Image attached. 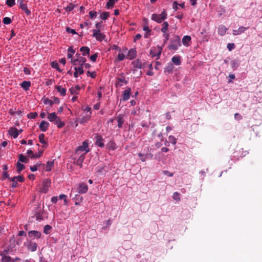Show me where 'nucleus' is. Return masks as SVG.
I'll use <instances>...</instances> for the list:
<instances>
[{
    "label": "nucleus",
    "mask_w": 262,
    "mask_h": 262,
    "mask_svg": "<svg viewBox=\"0 0 262 262\" xmlns=\"http://www.w3.org/2000/svg\"><path fill=\"white\" fill-rule=\"evenodd\" d=\"M181 37L177 35H174L170 40L167 48L169 51H176L181 46Z\"/></svg>",
    "instance_id": "1"
},
{
    "label": "nucleus",
    "mask_w": 262,
    "mask_h": 262,
    "mask_svg": "<svg viewBox=\"0 0 262 262\" xmlns=\"http://www.w3.org/2000/svg\"><path fill=\"white\" fill-rule=\"evenodd\" d=\"M90 151V148L89 147V143L88 140H85L83 142L82 145L78 146L75 152V156L81 154H84L86 155Z\"/></svg>",
    "instance_id": "2"
},
{
    "label": "nucleus",
    "mask_w": 262,
    "mask_h": 262,
    "mask_svg": "<svg viewBox=\"0 0 262 262\" xmlns=\"http://www.w3.org/2000/svg\"><path fill=\"white\" fill-rule=\"evenodd\" d=\"M86 61L85 57L81 56L80 54L77 53L75 56L71 59V62L73 66H83Z\"/></svg>",
    "instance_id": "3"
},
{
    "label": "nucleus",
    "mask_w": 262,
    "mask_h": 262,
    "mask_svg": "<svg viewBox=\"0 0 262 262\" xmlns=\"http://www.w3.org/2000/svg\"><path fill=\"white\" fill-rule=\"evenodd\" d=\"M167 17V13L165 10H163L161 14H152L151 15V19L157 23L160 24L163 20L166 19Z\"/></svg>",
    "instance_id": "4"
},
{
    "label": "nucleus",
    "mask_w": 262,
    "mask_h": 262,
    "mask_svg": "<svg viewBox=\"0 0 262 262\" xmlns=\"http://www.w3.org/2000/svg\"><path fill=\"white\" fill-rule=\"evenodd\" d=\"M162 47L159 46L151 47L150 50L149 55L151 57L156 58V59H159L162 52Z\"/></svg>",
    "instance_id": "5"
},
{
    "label": "nucleus",
    "mask_w": 262,
    "mask_h": 262,
    "mask_svg": "<svg viewBox=\"0 0 262 262\" xmlns=\"http://www.w3.org/2000/svg\"><path fill=\"white\" fill-rule=\"evenodd\" d=\"M51 181L49 179L43 180L41 183V186L40 188V192L42 193H46L49 191V188L51 186Z\"/></svg>",
    "instance_id": "6"
},
{
    "label": "nucleus",
    "mask_w": 262,
    "mask_h": 262,
    "mask_svg": "<svg viewBox=\"0 0 262 262\" xmlns=\"http://www.w3.org/2000/svg\"><path fill=\"white\" fill-rule=\"evenodd\" d=\"M92 36L94 37L97 40L101 42L106 37L104 33H102L100 29H94L93 30Z\"/></svg>",
    "instance_id": "7"
},
{
    "label": "nucleus",
    "mask_w": 262,
    "mask_h": 262,
    "mask_svg": "<svg viewBox=\"0 0 262 262\" xmlns=\"http://www.w3.org/2000/svg\"><path fill=\"white\" fill-rule=\"evenodd\" d=\"M0 255L2 256L1 262H18L20 260V258L18 257L13 258L4 253H1Z\"/></svg>",
    "instance_id": "8"
},
{
    "label": "nucleus",
    "mask_w": 262,
    "mask_h": 262,
    "mask_svg": "<svg viewBox=\"0 0 262 262\" xmlns=\"http://www.w3.org/2000/svg\"><path fill=\"white\" fill-rule=\"evenodd\" d=\"M134 68L135 69H144L145 68L146 63L145 62H142L140 59H137L132 62Z\"/></svg>",
    "instance_id": "9"
},
{
    "label": "nucleus",
    "mask_w": 262,
    "mask_h": 262,
    "mask_svg": "<svg viewBox=\"0 0 262 262\" xmlns=\"http://www.w3.org/2000/svg\"><path fill=\"white\" fill-rule=\"evenodd\" d=\"M86 155L84 154H81L79 155H77L76 156H75L74 160L75 161L76 164L79 166L80 168H82L83 166L82 163L85 159Z\"/></svg>",
    "instance_id": "10"
},
{
    "label": "nucleus",
    "mask_w": 262,
    "mask_h": 262,
    "mask_svg": "<svg viewBox=\"0 0 262 262\" xmlns=\"http://www.w3.org/2000/svg\"><path fill=\"white\" fill-rule=\"evenodd\" d=\"M75 70L73 76L75 78H77L79 75L84 73L83 66H73Z\"/></svg>",
    "instance_id": "11"
},
{
    "label": "nucleus",
    "mask_w": 262,
    "mask_h": 262,
    "mask_svg": "<svg viewBox=\"0 0 262 262\" xmlns=\"http://www.w3.org/2000/svg\"><path fill=\"white\" fill-rule=\"evenodd\" d=\"M94 135L96 139L95 144L99 147H103L104 146V139L102 136L98 134H95Z\"/></svg>",
    "instance_id": "12"
},
{
    "label": "nucleus",
    "mask_w": 262,
    "mask_h": 262,
    "mask_svg": "<svg viewBox=\"0 0 262 262\" xmlns=\"http://www.w3.org/2000/svg\"><path fill=\"white\" fill-rule=\"evenodd\" d=\"M28 236L32 239H39L41 237V233L38 231L31 230L28 232Z\"/></svg>",
    "instance_id": "13"
},
{
    "label": "nucleus",
    "mask_w": 262,
    "mask_h": 262,
    "mask_svg": "<svg viewBox=\"0 0 262 262\" xmlns=\"http://www.w3.org/2000/svg\"><path fill=\"white\" fill-rule=\"evenodd\" d=\"M137 56V51L135 48L130 49L127 53L126 58L129 60L134 59Z\"/></svg>",
    "instance_id": "14"
},
{
    "label": "nucleus",
    "mask_w": 262,
    "mask_h": 262,
    "mask_svg": "<svg viewBox=\"0 0 262 262\" xmlns=\"http://www.w3.org/2000/svg\"><path fill=\"white\" fill-rule=\"evenodd\" d=\"M142 162H145L147 159H151L153 158V154L151 153H146L145 154L139 153L138 155Z\"/></svg>",
    "instance_id": "15"
},
{
    "label": "nucleus",
    "mask_w": 262,
    "mask_h": 262,
    "mask_svg": "<svg viewBox=\"0 0 262 262\" xmlns=\"http://www.w3.org/2000/svg\"><path fill=\"white\" fill-rule=\"evenodd\" d=\"M131 94V89L130 88H127L125 90L123 91L122 94V100L127 101L128 100Z\"/></svg>",
    "instance_id": "16"
},
{
    "label": "nucleus",
    "mask_w": 262,
    "mask_h": 262,
    "mask_svg": "<svg viewBox=\"0 0 262 262\" xmlns=\"http://www.w3.org/2000/svg\"><path fill=\"white\" fill-rule=\"evenodd\" d=\"M8 134L14 139H16L19 136L18 133V129L16 127H11L8 130Z\"/></svg>",
    "instance_id": "17"
},
{
    "label": "nucleus",
    "mask_w": 262,
    "mask_h": 262,
    "mask_svg": "<svg viewBox=\"0 0 262 262\" xmlns=\"http://www.w3.org/2000/svg\"><path fill=\"white\" fill-rule=\"evenodd\" d=\"M88 185L83 183L79 184L78 187V192L79 193H85L88 191Z\"/></svg>",
    "instance_id": "18"
},
{
    "label": "nucleus",
    "mask_w": 262,
    "mask_h": 262,
    "mask_svg": "<svg viewBox=\"0 0 262 262\" xmlns=\"http://www.w3.org/2000/svg\"><path fill=\"white\" fill-rule=\"evenodd\" d=\"M49 125L50 124L49 122L45 120H42L40 122L39 125V128L41 131L45 132L48 130Z\"/></svg>",
    "instance_id": "19"
},
{
    "label": "nucleus",
    "mask_w": 262,
    "mask_h": 262,
    "mask_svg": "<svg viewBox=\"0 0 262 262\" xmlns=\"http://www.w3.org/2000/svg\"><path fill=\"white\" fill-rule=\"evenodd\" d=\"M191 40V38L190 36L185 35L182 38L181 43H182L184 46L187 47L190 45Z\"/></svg>",
    "instance_id": "20"
},
{
    "label": "nucleus",
    "mask_w": 262,
    "mask_h": 262,
    "mask_svg": "<svg viewBox=\"0 0 262 262\" xmlns=\"http://www.w3.org/2000/svg\"><path fill=\"white\" fill-rule=\"evenodd\" d=\"M249 27H245L244 26L239 27L237 30H233V34L234 35H238L244 33L246 30L248 29Z\"/></svg>",
    "instance_id": "21"
},
{
    "label": "nucleus",
    "mask_w": 262,
    "mask_h": 262,
    "mask_svg": "<svg viewBox=\"0 0 262 262\" xmlns=\"http://www.w3.org/2000/svg\"><path fill=\"white\" fill-rule=\"evenodd\" d=\"M181 59L182 58L180 56H174L171 58V61L172 62V64L176 66H180L182 63Z\"/></svg>",
    "instance_id": "22"
},
{
    "label": "nucleus",
    "mask_w": 262,
    "mask_h": 262,
    "mask_svg": "<svg viewBox=\"0 0 262 262\" xmlns=\"http://www.w3.org/2000/svg\"><path fill=\"white\" fill-rule=\"evenodd\" d=\"M55 89L61 96L64 97L66 95L67 90L62 85H56Z\"/></svg>",
    "instance_id": "23"
},
{
    "label": "nucleus",
    "mask_w": 262,
    "mask_h": 262,
    "mask_svg": "<svg viewBox=\"0 0 262 262\" xmlns=\"http://www.w3.org/2000/svg\"><path fill=\"white\" fill-rule=\"evenodd\" d=\"M37 244L32 241H30L28 245V249L31 252H34L37 250Z\"/></svg>",
    "instance_id": "24"
},
{
    "label": "nucleus",
    "mask_w": 262,
    "mask_h": 262,
    "mask_svg": "<svg viewBox=\"0 0 262 262\" xmlns=\"http://www.w3.org/2000/svg\"><path fill=\"white\" fill-rule=\"evenodd\" d=\"M117 80V84L120 86H122L123 84H126L127 83V81L126 80L123 75L118 77Z\"/></svg>",
    "instance_id": "25"
},
{
    "label": "nucleus",
    "mask_w": 262,
    "mask_h": 262,
    "mask_svg": "<svg viewBox=\"0 0 262 262\" xmlns=\"http://www.w3.org/2000/svg\"><path fill=\"white\" fill-rule=\"evenodd\" d=\"M58 116L55 112L49 113L47 116V119L51 122H54L56 119H58Z\"/></svg>",
    "instance_id": "26"
},
{
    "label": "nucleus",
    "mask_w": 262,
    "mask_h": 262,
    "mask_svg": "<svg viewBox=\"0 0 262 262\" xmlns=\"http://www.w3.org/2000/svg\"><path fill=\"white\" fill-rule=\"evenodd\" d=\"M53 123L55 125H57L58 128L63 127L66 124L64 122L61 121V118L59 116L58 117V119H56Z\"/></svg>",
    "instance_id": "27"
},
{
    "label": "nucleus",
    "mask_w": 262,
    "mask_h": 262,
    "mask_svg": "<svg viewBox=\"0 0 262 262\" xmlns=\"http://www.w3.org/2000/svg\"><path fill=\"white\" fill-rule=\"evenodd\" d=\"M20 85L25 91H27L29 90V88L31 86V82L30 81H24L20 84Z\"/></svg>",
    "instance_id": "28"
},
{
    "label": "nucleus",
    "mask_w": 262,
    "mask_h": 262,
    "mask_svg": "<svg viewBox=\"0 0 262 262\" xmlns=\"http://www.w3.org/2000/svg\"><path fill=\"white\" fill-rule=\"evenodd\" d=\"M19 7L25 12L27 15L29 16L31 14V11L28 8L27 4L26 3L19 6Z\"/></svg>",
    "instance_id": "29"
},
{
    "label": "nucleus",
    "mask_w": 262,
    "mask_h": 262,
    "mask_svg": "<svg viewBox=\"0 0 262 262\" xmlns=\"http://www.w3.org/2000/svg\"><path fill=\"white\" fill-rule=\"evenodd\" d=\"M80 51L82 53V56L84 57L90 54V49L88 47L83 46L80 48Z\"/></svg>",
    "instance_id": "30"
},
{
    "label": "nucleus",
    "mask_w": 262,
    "mask_h": 262,
    "mask_svg": "<svg viewBox=\"0 0 262 262\" xmlns=\"http://www.w3.org/2000/svg\"><path fill=\"white\" fill-rule=\"evenodd\" d=\"M91 118V115L90 114H86L84 116L81 117V118L79 120V123L80 124H83L85 122H88Z\"/></svg>",
    "instance_id": "31"
},
{
    "label": "nucleus",
    "mask_w": 262,
    "mask_h": 262,
    "mask_svg": "<svg viewBox=\"0 0 262 262\" xmlns=\"http://www.w3.org/2000/svg\"><path fill=\"white\" fill-rule=\"evenodd\" d=\"M173 64L171 63H169L165 68L164 72L168 74H172L173 72Z\"/></svg>",
    "instance_id": "32"
},
{
    "label": "nucleus",
    "mask_w": 262,
    "mask_h": 262,
    "mask_svg": "<svg viewBox=\"0 0 262 262\" xmlns=\"http://www.w3.org/2000/svg\"><path fill=\"white\" fill-rule=\"evenodd\" d=\"M107 148L110 150H114L117 149V146L114 141H110L107 143Z\"/></svg>",
    "instance_id": "33"
},
{
    "label": "nucleus",
    "mask_w": 262,
    "mask_h": 262,
    "mask_svg": "<svg viewBox=\"0 0 262 262\" xmlns=\"http://www.w3.org/2000/svg\"><path fill=\"white\" fill-rule=\"evenodd\" d=\"M227 30V28L226 27V26L224 25H221L218 28L219 34L222 36H223L225 34Z\"/></svg>",
    "instance_id": "34"
},
{
    "label": "nucleus",
    "mask_w": 262,
    "mask_h": 262,
    "mask_svg": "<svg viewBox=\"0 0 262 262\" xmlns=\"http://www.w3.org/2000/svg\"><path fill=\"white\" fill-rule=\"evenodd\" d=\"M117 121L118 122V126L119 128L122 127V125L124 123V119L122 116L120 114L117 117Z\"/></svg>",
    "instance_id": "35"
},
{
    "label": "nucleus",
    "mask_w": 262,
    "mask_h": 262,
    "mask_svg": "<svg viewBox=\"0 0 262 262\" xmlns=\"http://www.w3.org/2000/svg\"><path fill=\"white\" fill-rule=\"evenodd\" d=\"M143 30L146 32L145 34H144V38H148L150 35V32L151 31V29H149L147 25H146L143 27Z\"/></svg>",
    "instance_id": "36"
},
{
    "label": "nucleus",
    "mask_w": 262,
    "mask_h": 262,
    "mask_svg": "<svg viewBox=\"0 0 262 262\" xmlns=\"http://www.w3.org/2000/svg\"><path fill=\"white\" fill-rule=\"evenodd\" d=\"M116 2L114 0H108L105 5V8L112 9Z\"/></svg>",
    "instance_id": "37"
},
{
    "label": "nucleus",
    "mask_w": 262,
    "mask_h": 262,
    "mask_svg": "<svg viewBox=\"0 0 262 262\" xmlns=\"http://www.w3.org/2000/svg\"><path fill=\"white\" fill-rule=\"evenodd\" d=\"M54 161H48L47 162L45 170L48 172L50 171L54 167Z\"/></svg>",
    "instance_id": "38"
},
{
    "label": "nucleus",
    "mask_w": 262,
    "mask_h": 262,
    "mask_svg": "<svg viewBox=\"0 0 262 262\" xmlns=\"http://www.w3.org/2000/svg\"><path fill=\"white\" fill-rule=\"evenodd\" d=\"M99 17L102 20L105 21L110 17V13L106 11L103 12L100 14Z\"/></svg>",
    "instance_id": "39"
},
{
    "label": "nucleus",
    "mask_w": 262,
    "mask_h": 262,
    "mask_svg": "<svg viewBox=\"0 0 262 262\" xmlns=\"http://www.w3.org/2000/svg\"><path fill=\"white\" fill-rule=\"evenodd\" d=\"M75 51L73 49L72 47H70L68 49L67 58L68 59L72 58V57L75 53Z\"/></svg>",
    "instance_id": "40"
},
{
    "label": "nucleus",
    "mask_w": 262,
    "mask_h": 262,
    "mask_svg": "<svg viewBox=\"0 0 262 262\" xmlns=\"http://www.w3.org/2000/svg\"><path fill=\"white\" fill-rule=\"evenodd\" d=\"M19 162H21L23 163H27L29 161V159L24 155L19 154L18 156V161Z\"/></svg>",
    "instance_id": "41"
},
{
    "label": "nucleus",
    "mask_w": 262,
    "mask_h": 262,
    "mask_svg": "<svg viewBox=\"0 0 262 262\" xmlns=\"http://www.w3.org/2000/svg\"><path fill=\"white\" fill-rule=\"evenodd\" d=\"M76 5L75 4H74L72 3H71L69 4V5L68 6H67L64 9L67 12H70L72 10H73L75 8H76Z\"/></svg>",
    "instance_id": "42"
},
{
    "label": "nucleus",
    "mask_w": 262,
    "mask_h": 262,
    "mask_svg": "<svg viewBox=\"0 0 262 262\" xmlns=\"http://www.w3.org/2000/svg\"><path fill=\"white\" fill-rule=\"evenodd\" d=\"M17 172L20 173V172L25 168V165L23 164L20 163L19 161H17L16 163Z\"/></svg>",
    "instance_id": "43"
},
{
    "label": "nucleus",
    "mask_w": 262,
    "mask_h": 262,
    "mask_svg": "<svg viewBox=\"0 0 262 262\" xmlns=\"http://www.w3.org/2000/svg\"><path fill=\"white\" fill-rule=\"evenodd\" d=\"M51 67L56 69L57 71L61 72L62 70L59 68V66L56 61H52L51 62Z\"/></svg>",
    "instance_id": "44"
},
{
    "label": "nucleus",
    "mask_w": 262,
    "mask_h": 262,
    "mask_svg": "<svg viewBox=\"0 0 262 262\" xmlns=\"http://www.w3.org/2000/svg\"><path fill=\"white\" fill-rule=\"evenodd\" d=\"M163 33V37H164L163 45L169 40V33L167 31L162 32Z\"/></svg>",
    "instance_id": "45"
},
{
    "label": "nucleus",
    "mask_w": 262,
    "mask_h": 262,
    "mask_svg": "<svg viewBox=\"0 0 262 262\" xmlns=\"http://www.w3.org/2000/svg\"><path fill=\"white\" fill-rule=\"evenodd\" d=\"M38 139L40 143L44 145H47V142L45 140V135L43 134H40L39 135Z\"/></svg>",
    "instance_id": "46"
},
{
    "label": "nucleus",
    "mask_w": 262,
    "mask_h": 262,
    "mask_svg": "<svg viewBox=\"0 0 262 262\" xmlns=\"http://www.w3.org/2000/svg\"><path fill=\"white\" fill-rule=\"evenodd\" d=\"M52 227L49 225H46L43 227V232L46 234H49L50 233Z\"/></svg>",
    "instance_id": "47"
},
{
    "label": "nucleus",
    "mask_w": 262,
    "mask_h": 262,
    "mask_svg": "<svg viewBox=\"0 0 262 262\" xmlns=\"http://www.w3.org/2000/svg\"><path fill=\"white\" fill-rule=\"evenodd\" d=\"M38 114L36 112H31L28 114L27 117L30 119H34L37 117Z\"/></svg>",
    "instance_id": "48"
},
{
    "label": "nucleus",
    "mask_w": 262,
    "mask_h": 262,
    "mask_svg": "<svg viewBox=\"0 0 262 262\" xmlns=\"http://www.w3.org/2000/svg\"><path fill=\"white\" fill-rule=\"evenodd\" d=\"M97 15V12L95 10H91L89 12V16L91 19H94Z\"/></svg>",
    "instance_id": "49"
},
{
    "label": "nucleus",
    "mask_w": 262,
    "mask_h": 262,
    "mask_svg": "<svg viewBox=\"0 0 262 262\" xmlns=\"http://www.w3.org/2000/svg\"><path fill=\"white\" fill-rule=\"evenodd\" d=\"M161 32H165L168 31L169 24L167 21H164L162 25Z\"/></svg>",
    "instance_id": "50"
},
{
    "label": "nucleus",
    "mask_w": 262,
    "mask_h": 262,
    "mask_svg": "<svg viewBox=\"0 0 262 262\" xmlns=\"http://www.w3.org/2000/svg\"><path fill=\"white\" fill-rule=\"evenodd\" d=\"M42 101L45 104H49L50 106L53 105L52 100L48 98H45L42 99Z\"/></svg>",
    "instance_id": "51"
},
{
    "label": "nucleus",
    "mask_w": 262,
    "mask_h": 262,
    "mask_svg": "<svg viewBox=\"0 0 262 262\" xmlns=\"http://www.w3.org/2000/svg\"><path fill=\"white\" fill-rule=\"evenodd\" d=\"M169 142L173 145H176L177 143V139L173 136L170 135L168 137Z\"/></svg>",
    "instance_id": "52"
},
{
    "label": "nucleus",
    "mask_w": 262,
    "mask_h": 262,
    "mask_svg": "<svg viewBox=\"0 0 262 262\" xmlns=\"http://www.w3.org/2000/svg\"><path fill=\"white\" fill-rule=\"evenodd\" d=\"M86 75L88 76H90L92 78H95L97 76V74L95 71L90 72V71H88L86 72Z\"/></svg>",
    "instance_id": "53"
},
{
    "label": "nucleus",
    "mask_w": 262,
    "mask_h": 262,
    "mask_svg": "<svg viewBox=\"0 0 262 262\" xmlns=\"http://www.w3.org/2000/svg\"><path fill=\"white\" fill-rule=\"evenodd\" d=\"M6 4L10 7H12L15 5V0H7Z\"/></svg>",
    "instance_id": "54"
},
{
    "label": "nucleus",
    "mask_w": 262,
    "mask_h": 262,
    "mask_svg": "<svg viewBox=\"0 0 262 262\" xmlns=\"http://www.w3.org/2000/svg\"><path fill=\"white\" fill-rule=\"evenodd\" d=\"M117 50L119 52H121V51H122L120 47H119L118 46L116 45H114L113 46H111L110 47V49H109V50Z\"/></svg>",
    "instance_id": "55"
},
{
    "label": "nucleus",
    "mask_w": 262,
    "mask_h": 262,
    "mask_svg": "<svg viewBox=\"0 0 262 262\" xmlns=\"http://www.w3.org/2000/svg\"><path fill=\"white\" fill-rule=\"evenodd\" d=\"M231 66L233 70H235L238 67V63L236 60H232L231 61Z\"/></svg>",
    "instance_id": "56"
},
{
    "label": "nucleus",
    "mask_w": 262,
    "mask_h": 262,
    "mask_svg": "<svg viewBox=\"0 0 262 262\" xmlns=\"http://www.w3.org/2000/svg\"><path fill=\"white\" fill-rule=\"evenodd\" d=\"M172 198L174 200L179 201H180V194L178 192H175L173 193Z\"/></svg>",
    "instance_id": "57"
},
{
    "label": "nucleus",
    "mask_w": 262,
    "mask_h": 262,
    "mask_svg": "<svg viewBox=\"0 0 262 262\" xmlns=\"http://www.w3.org/2000/svg\"><path fill=\"white\" fill-rule=\"evenodd\" d=\"M3 22L5 25H9L12 22L11 19L9 17H5L3 18Z\"/></svg>",
    "instance_id": "58"
},
{
    "label": "nucleus",
    "mask_w": 262,
    "mask_h": 262,
    "mask_svg": "<svg viewBox=\"0 0 262 262\" xmlns=\"http://www.w3.org/2000/svg\"><path fill=\"white\" fill-rule=\"evenodd\" d=\"M125 58V56L124 54L123 53H119L118 56H117V57L116 59V60H117V61H122L123 60H124Z\"/></svg>",
    "instance_id": "59"
},
{
    "label": "nucleus",
    "mask_w": 262,
    "mask_h": 262,
    "mask_svg": "<svg viewBox=\"0 0 262 262\" xmlns=\"http://www.w3.org/2000/svg\"><path fill=\"white\" fill-rule=\"evenodd\" d=\"M13 179H15L16 181L21 183L25 181V178L22 176L14 177Z\"/></svg>",
    "instance_id": "60"
},
{
    "label": "nucleus",
    "mask_w": 262,
    "mask_h": 262,
    "mask_svg": "<svg viewBox=\"0 0 262 262\" xmlns=\"http://www.w3.org/2000/svg\"><path fill=\"white\" fill-rule=\"evenodd\" d=\"M69 92L71 95H76L79 94V92L77 91V90L73 87H72L69 89Z\"/></svg>",
    "instance_id": "61"
},
{
    "label": "nucleus",
    "mask_w": 262,
    "mask_h": 262,
    "mask_svg": "<svg viewBox=\"0 0 262 262\" xmlns=\"http://www.w3.org/2000/svg\"><path fill=\"white\" fill-rule=\"evenodd\" d=\"M66 31L68 33H71L72 34H77V32L76 31L74 30V29H71L70 27H66Z\"/></svg>",
    "instance_id": "62"
},
{
    "label": "nucleus",
    "mask_w": 262,
    "mask_h": 262,
    "mask_svg": "<svg viewBox=\"0 0 262 262\" xmlns=\"http://www.w3.org/2000/svg\"><path fill=\"white\" fill-rule=\"evenodd\" d=\"M235 47L234 43H229L227 45V48L229 51H231Z\"/></svg>",
    "instance_id": "63"
},
{
    "label": "nucleus",
    "mask_w": 262,
    "mask_h": 262,
    "mask_svg": "<svg viewBox=\"0 0 262 262\" xmlns=\"http://www.w3.org/2000/svg\"><path fill=\"white\" fill-rule=\"evenodd\" d=\"M27 154H28V156L31 158L35 159V154H34L33 151L32 150H31V149L28 150Z\"/></svg>",
    "instance_id": "64"
}]
</instances>
